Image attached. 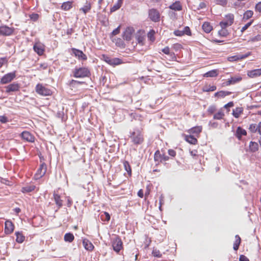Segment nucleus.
Here are the masks:
<instances>
[{
	"label": "nucleus",
	"mask_w": 261,
	"mask_h": 261,
	"mask_svg": "<svg viewBox=\"0 0 261 261\" xmlns=\"http://www.w3.org/2000/svg\"><path fill=\"white\" fill-rule=\"evenodd\" d=\"M253 15V12L252 10L246 11L243 15V19L248 20L251 18Z\"/></svg>",
	"instance_id": "79ce46f5"
},
{
	"label": "nucleus",
	"mask_w": 261,
	"mask_h": 261,
	"mask_svg": "<svg viewBox=\"0 0 261 261\" xmlns=\"http://www.w3.org/2000/svg\"><path fill=\"white\" fill-rule=\"evenodd\" d=\"M121 0H119L116 4H115L111 8V12H114L117 10H118L121 6L122 5Z\"/></svg>",
	"instance_id": "37998d69"
},
{
	"label": "nucleus",
	"mask_w": 261,
	"mask_h": 261,
	"mask_svg": "<svg viewBox=\"0 0 261 261\" xmlns=\"http://www.w3.org/2000/svg\"><path fill=\"white\" fill-rule=\"evenodd\" d=\"M218 71L217 69H213L203 74V76L205 77H216L218 75Z\"/></svg>",
	"instance_id": "473e14b6"
},
{
	"label": "nucleus",
	"mask_w": 261,
	"mask_h": 261,
	"mask_svg": "<svg viewBox=\"0 0 261 261\" xmlns=\"http://www.w3.org/2000/svg\"><path fill=\"white\" fill-rule=\"evenodd\" d=\"M84 248L88 251H92L94 249V246L87 239H84L82 241Z\"/></svg>",
	"instance_id": "412c9836"
},
{
	"label": "nucleus",
	"mask_w": 261,
	"mask_h": 261,
	"mask_svg": "<svg viewBox=\"0 0 261 261\" xmlns=\"http://www.w3.org/2000/svg\"><path fill=\"white\" fill-rule=\"evenodd\" d=\"M47 171V165L44 162H42L39 165L34 175V179L36 180L42 178L46 173Z\"/></svg>",
	"instance_id": "20e7f679"
},
{
	"label": "nucleus",
	"mask_w": 261,
	"mask_h": 261,
	"mask_svg": "<svg viewBox=\"0 0 261 261\" xmlns=\"http://www.w3.org/2000/svg\"><path fill=\"white\" fill-rule=\"evenodd\" d=\"M255 10L256 11L260 12H261V2H258L256 4L255 7Z\"/></svg>",
	"instance_id": "69168bd1"
},
{
	"label": "nucleus",
	"mask_w": 261,
	"mask_h": 261,
	"mask_svg": "<svg viewBox=\"0 0 261 261\" xmlns=\"http://www.w3.org/2000/svg\"><path fill=\"white\" fill-rule=\"evenodd\" d=\"M134 31H135L132 27L126 28L123 33V38L127 41L130 40Z\"/></svg>",
	"instance_id": "f3484780"
},
{
	"label": "nucleus",
	"mask_w": 261,
	"mask_h": 261,
	"mask_svg": "<svg viewBox=\"0 0 261 261\" xmlns=\"http://www.w3.org/2000/svg\"><path fill=\"white\" fill-rule=\"evenodd\" d=\"M173 34H174V35H175L176 36H182L184 35V33H182V31H180V30H175L173 32Z\"/></svg>",
	"instance_id": "0e129e2a"
},
{
	"label": "nucleus",
	"mask_w": 261,
	"mask_h": 261,
	"mask_svg": "<svg viewBox=\"0 0 261 261\" xmlns=\"http://www.w3.org/2000/svg\"><path fill=\"white\" fill-rule=\"evenodd\" d=\"M231 94V92L220 91L215 93V96L218 97H224L226 96L229 95Z\"/></svg>",
	"instance_id": "72a5a7b5"
},
{
	"label": "nucleus",
	"mask_w": 261,
	"mask_h": 261,
	"mask_svg": "<svg viewBox=\"0 0 261 261\" xmlns=\"http://www.w3.org/2000/svg\"><path fill=\"white\" fill-rule=\"evenodd\" d=\"M224 116L225 114L223 112V110L220 109L218 111V112H217L214 115L213 118L214 119L216 120H221L224 118Z\"/></svg>",
	"instance_id": "2f4dec72"
},
{
	"label": "nucleus",
	"mask_w": 261,
	"mask_h": 261,
	"mask_svg": "<svg viewBox=\"0 0 261 261\" xmlns=\"http://www.w3.org/2000/svg\"><path fill=\"white\" fill-rule=\"evenodd\" d=\"M217 87L216 86L213 85H205L202 88V91L203 92H210L214 91L216 90Z\"/></svg>",
	"instance_id": "58836bf2"
},
{
	"label": "nucleus",
	"mask_w": 261,
	"mask_h": 261,
	"mask_svg": "<svg viewBox=\"0 0 261 261\" xmlns=\"http://www.w3.org/2000/svg\"><path fill=\"white\" fill-rule=\"evenodd\" d=\"M169 8L171 10L179 11L182 9V5L180 1H176L169 6Z\"/></svg>",
	"instance_id": "393cba45"
},
{
	"label": "nucleus",
	"mask_w": 261,
	"mask_h": 261,
	"mask_svg": "<svg viewBox=\"0 0 261 261\" xmlns=\"http://www.w3.org/2000/svg\"><path fill=\"white\" fill-rule=\"evenodd\" d=\"M247 132L245 129L240 126L238 127L236 132V137L240 140L243 136H246Z\"/></svg>",
	"instance_id": "5701e85b"
},
{
	"label": "nucleus",
	"mask_w": 261,
	"mask_h": 261,
	"mask_svg": "<svg viewBox=\"0 0 261 261\" xmlns=\"http://www.w3.org/2000/svg\"><path fill=\"white\" fill-rule=\"evenodd\" d=\"M14 30L13 27H9L6 25L0 26V36H10L13 34Z\"/></svg>",
	"instance_id": "1a4fd4ad"
},
{
	"label": "nucleus",
	"mask_w": 261,
	"mask_h": 261,
	"mask_svg": "<svg viewBox=\"0 0 261 261\" xmlns=\"http://www.w3.org/2000/svg\"><path fill=\"white\" fill-rule=\"evenodd\" d=\"M169 160L168 156L165 153L162 154L159 150H156L154 154V160L155 162L163 163Z\"/></svg>",
	"instance_id": "6e6552de"
},
{
	"label": "nucleus",
	"mask_w": 261,
	"mask_h": 261,
	"mask_svg": "<svg viewBox=\"0 0 261 261\" xmlns=\"http://www.w3.org/2000/svg\"><path fill=\"white\" fill-rule=\"evenodd\" d=\"M20 88V84L17 83H13L5 87L6 92L9 93L11 92L19 91Z\"/></svg>",
	"instance_id": "4468645a"
},
{
	"label": "nucleus",
	"mask_w": 261,
	"mask_h": 261,
	"mask_svg": "<svg viewBox=\"0 0 261 261\" xmlns=\"http://www.w3.org/2000/svg\"><path fill=\"white\" fill-rule=\"evenodd\" d=\"M33 49L39 56H42L45 51V45L40 42H37L34 44Z\"/></svg>",
	"instance_id": "f8f14e48"
},
{
	"label": "nucleus",
	"mask_w": 261,
	"mask_h": 261,
	"mask_svg": "<svg viewBox=\"0 0 261 261\" xmlns=\"http://www.w3.org/2000/svg\"><path fill=\"white\" fill-rule=\"evenodd\" d=\"M243 113V108L242 107H237L233 110L232 115L235 118H239Z\"/></svg>",
	"instance_id": "c85d7f7f"
},
{
	"label": "nucleus",
	"mask_w": 261,
	"mask_h": 261,
	"mask_svg": "<svg viewBox=\"0 0 261 261\" xmlns=\"http://www.w3.org/2000/svg\"><path fill=\"white\" fill-rule=\"evenodd\" d=\"M73 3V1L64 2L61 6V9L64 11H69L72 8Z\"/></svg>",
	"instance_id": "a878e982"
},
{
	"label": "nucleus",
	"mask_w": 261,
	"mask_h": 261,
	"mask_svg": "<svg viewBox=\"0 0 261 261\" xmlns=\"http://www.w3.org/2000/svg\"><path fill=\"white\" fill-rule=\"evenodd\" d=\"M248 129L252 133H256L261 136V122L250 124Z\"/></svg>",
	"instance_id": "ddd939ff"
},
{
	"label": "nucleus",
	"mask_w": 261,
	"mask_h": 261,
	"mask_svg": "<svg viewBox=\"0 0 261 261\" xmlns=\"http://www.w3.org/2000/svg\"><path fill=\"white\" fill-rule=\"evenodd\" d=\"M253 22V20H251L249 22L246 23L244 27H242V28L241 29V31L242 32H244L245 30H246L252 24Z\"/></svg>",
	"instance_id": "8fccbe9b"
},
{
	"label": "nucleus",
	"mask_w": 261,
	"mask_h": 261,
	"mask_svg": "<svg viewBox=\"0 0 261 261\" xmlns=\"http://www.w3.org/2000/svg\"><path fill=\"white\" fill-rule=\"evenodd\" d=\"M202 29L206 33H209L213 30V27L208 22H204L202 26Z\"/></svg>",
	"instance_id": "c756f323"
},
{
	"label": "nucleus",
	"mask_w": 261,
	"mask_h": 261,
	"mask_svg": "<svg viewBox=\"0 0 261 261\" xmlns=\"http://www.w3.org/2000/svg\"><path fill=\"white\" fill-rule=\"evenodd\" d=\"M162 51L165 54L168 55L169 54H170V53H171L170 50V48L168 46H166V47H164L163 49H162Z\"/></svg>",
	"instance_id": "e2e57ef3"
},
{
	"label": "nucleus",
	"mask_w": 261,
	"mask_h": 261,
	"mask_svg": "<svg viewBox=\"0 0 261 261\" xmlns=\"http://www.w3.org/2000/svg\"><path fill=\"white\" fill-rule=\"evenodd\" d=\"M14 229V225L10 220H7L5 223V232L6 234L11 233Z\"/></svg>",
	"instance_id": "6ab92c4d"
},
{
	"label": "nucleus",
	"mask_w": 261,
	"mask_h": 261,
	"mask_svg": "<svg viewBox=\"0 0 261 261\" xmlns=\"http://www.w3.org/2000/svg\"><path fill=\"white\" fill-rule=\"evenodd\" d=\"M73 75L76 78H84L89 77L91 72L87 67L75 68L73 71Z\"/></svg>",
	"instance_id": "f03ea898"
},
{
	"label": "nucleus",
	"mask_w": 261,
	"mask_h": 261,
	"mask_svg": "<svg viewBox=\"0 0 261 261\" xmlns=\"http://www.w3.org/2000/svg\"><path fill=\"white\" fill-rule=\"evenodd\" d=\"M172 48L175 51H178L182 48V46L180 44L177 43L173 44Z\"/></svg>",
	"instance_id": "3c124183"
},
{
	"label": "nucleus",
	"mask_w": 261,
	"mask_h": 261,
	"mask_svg": "<svg viewBox=\"0 0 261 261\" xmlns=\"http://www.w3.org/2000/svg\"><path fill=\"white\" fill-rule=\"evenodd\" d=\"M236 240L233 243V249L234 250H238L240 245L241 239L239 235L235 236Z\"/></svg>",
	"instance_id": "e433bc0d"
},
{
	"label": "nucleus",
	"mask_w": 261,
	"mask_h": 261,
	"mask_svg": "<svg viewBox=\"0 0 261 261\" xmlns=\"http://www.w3.org/2000/svg\"><path fill=\"white\" fill-rule=\"evenodd\" d=\"M102 59L106 63H107L108 64H109L110 65V63H111V62L112 58H111L110 57H109V56H108L107 55H102Z\"/></svg>",
	"instance_id": "13d9d810"
},
{
	"label": "nucleus",
	"mask_w": 261,
	"mask_h": 261,
	"mask_svg": "<svg viewBox=\"0 0 261 261\" xmlns=\"http://www.w3.org/2000/svg\"><path fill=\"white\" fill-rule=\"evenodd\" d=\"M53 197L58 208H60L63 205V200L61 199V196L59 194L54 193Z\"/></svg>",
	"instance_id": "b1692460"
},
{
	"label": "nucleus",
	"mask_w": 261,
	"mask_h": 261,
	"mask_svg": "<svg viewBox=\"0 0 261 261\" xmlns=\"http://www.w3.org/2000/svg\"><path fill=\"white\" fill-rule=\"evenodd\" d=\"M137 40L139 44H140L141 45H143L144 44V37L141 36H138L137 37Z\"/></svg>",
	"instance_id": "680f3d73"
},
{
	"label": "nucleus",
	"mask_w": 261,
	"mask_h": 261,
	"mask_svg": "<svg viewBox=\"0 0 261 261\" xmlns=\"http://www.w3.org/2000/svg\"><path fill=\"white\" fill-rule=\"evenodd\" d=\"M216 109V107L214 106H210L207 109V112L209 114L211 115L215 113Z\"/></svg>",
	"instance_id": "4d7b16f0"
},
{
	"label": "nucleus",
	"mask_w": 261,
	"mask_h": 261,
	"mask_svg": "<svg viewBox=\"0 0 261 261\" xmlns=\"http://www.w3.org/2000/svg\"><path fill=\"white\" fill-rule=\"evenodd\" d=\"M71 50L72 54L79 60L86 61L87 59V56L82 50L75 48H71Z\"/></svg>",
	"instance_id": "dca6fc26"
},
{
	"label": "nucleus",
	"mask_w": 261,
	"mask_h": 261,
	"mask_svg": "<svg viewBox=\"0 0 261 261\" xmlns=\"http://www.w3.org/2000/svg\"><path fill=\"white\" fill-rule=\"evenodd\" d=\"M186 141L192 145H196L198 143V140L196 137L192 135H184Z\"/></svg>",
	"instance_id": "aec40b11"
},
{
	"label": "nucleus",
	"mask_w": 261,
	"mask_h": 261,
	"mask_svg": "<svg viewBox=\"0 0 261 261\" xmlns=\"http://www.w3.org/2000/svg\"><path fill=\"white\" fill-rule=\"evenodd\" d=\"M182 33H184V35L185 34L187 35L188 36L191 35V30L189 27H185L184 30L182 31Z\"/></svg>",
	"instance_id": "603ef678"
},
{
	"label": "nucleus",
	"mask_w": 261,
	"mask_h": 261,
	"mask_svg": "<svg viewBox=\"0 0 261 261\" xmlns=\"http://www.w3.org/2000/svg\"><path fill=\"white\" fill-rule=\"evenodd\" d=\"M258 150V143L255 142L251 141L249 144V151L251 152H255Z\"/></svg>",
	"instance_id": "bb28decb"
},
{
	"label": "nucleus",
	"mask_w": 261,
	"mask_h": 261,
	"mask_svg": "<svg viewBox=\"0 0 261 261\" xmlns=\"http://www.w3.org/2000/svg\"><path fill=\"white\" fill-rule=\"evenodd\" d=\"M149 17L154 22H159L160 20V14L158 10L155 9H151L148 12Z\"/></svg>",
	"instance_id": "9b49d317"
},
{
	"label": "nucleus",
	"mask_w": 261,
	"mask_h": 261,
	"mask_svg": "<svg viewBox=\"0 0 261 261\" xmlns=\"http://www.w3.org/2000/svg\"><path fill=\"white\" fill-rule=\"evenodd\" d=\"M21 137L22 139L28 142H33L35 140L34 136L28 131L22 132L21 134Z\"/></svg>",
	"instance_id": "a211bd4d"
},
{
	"label": "nucleus",
	"mask_w": 261,
	"mask_h": 261,
	"mask_svg": "<svg viewBox=\"0 0 261 261\" xmlns=\"http://www.w3.org/2000/svg\"><path fill=\"white\" fill-rule=\"evenodd\" d=\"M202 130V126H196L193 127L188 130L187 132L190 135H193L197 138L199 137L200 134L201 133Z\"/></svg>",
	"instance_id": "2eb2a0df"
},
{
	"label": "nucleus",
	"mask_w": 261,
	"mask_h": 261,
	"mask_svg": "<svg viewBox=\"0 0 261 261\" xmlns=\"http://www.w3.org/2000/svg\"><path fill=\"white\" fill-rule=\"evenodd\" d=\"M112 247L113 250L117 253H119L123 248V243L119 237L117 236L113 239L112 242Z\"/></svg>",
	"instance_id": "39448f33"
},
{
	"label": "nucleus",
	"mask_w": 261,
	"mask_h": 261,
	"mask_svg": "<svg viewBox=\"0 0 261 261\" xmlns=\"http://www.w3.org/2000/svg\"><path fill=\"white\" fill-rule=\"evenodd\" d=\"M168 154L172 157H175L176 156V151L172 149L168 150Z\"/></svg>",
	"instance_id": "338daca9"
},
{
	"label": "nucleus",
	"mask_w": 261,
	"mask_h": 261,
	"mask_svg": "<svg viewBox=\"0 0 261 261\" xmlns=\"http://www.w3.org/2000/svg\"><path fill=\"white\" fill-rule=\"evenodd\" d=\"M30 18L34 21H37L39 18V15L36 13H32L30 15Z\"/></svg>",
	"instance_id": "864d4df0"
},
{
	"label": "nucleus",
	"mask_w": 261,
	"mask_h": 261,
	"mask_svg": "<svg viewBox=\"0 0 261 261\" xmlns=\"http://www.w3.org/2000/svg\"><path fill=\"white\" fill-rule=\"evenodd\" d=\"M234 21V15L232 14H228L225 15L224 19L220 22L221 28H226L231 25Z\"/></svg>",
	"instance_id": "423d86ee"
},
{
	"label": "nucleus",
	"mask_w": 261,
	"mask_h": 261,
	"mask_svg": "<svg viewBox=\"0 0 261 261\" xmlns=\"http://www.w3.org/2000/svg\"><path fill=\"white\" fill-rule=\"evenodd\" d=\"M9 121L8 118L5 115L0 116V122L2 123H6Z\"/></svg>",
	"instance_id": "5fc2aeb1"
},
{
	"label": "nucleus",
	"mask_w": 261,
	"mask_h": 261,
	"mask_svg": "<svg viewBox=\"0 0 261 261\" xmlns=\"http://www.w3.org/2000/svg\"><path fill=\"white\" fill-rule=\"evenodd\" d=\"M125 170L127 171L129 176L132 175V169L128 161H125L123 163Z\"/></svg>",
	"instance_id": "4c0bfd02"
},
{
	"label": "nucleus",
	"mask_w": 261,
	"mask_h": 261,
	"mask_svg": "<svg viewBox=\"0 0 261 261\" xmlns=\"http://www.w3.org/2000/svg\"><path fill=\"white\" fill-rule=\"evenodd\" d=\"M129 137L132 142L135 145L142 144L144 141L143 134L139 129L130 133Z\"/></svg>",
	"instance_id": "f257e3e1"
},
{
	"label": "nucleus",
	"mask_w": 261,
	"mask_h": 261,
	"mask_svg": "<svg viewBox=\"0 0 261 261\" xmlns=\"http://www.w3.org/2000/svg\"><path fill=\"white\" fill-rule=\"evenodd\" d=\"M123 63L121 59L118 58H112L111 62L110 63V65L111 66L119 65Z\"/></svg>",
	"instance_id": "c9c22d12"
},
{
	"label": "nucleus",
	"mask_w": 261,
	"mask_h": 261,
	"mask_svg": "<svg viewBox=\"0 0 261 261\" xmlns=\"http://www.w3.org/2000/svg\"><path fill=\"white\" fill-rule=\"evenodd\" d=\"M120 26H118L116 29H115L111 33V37L114 36L120 33Z\"/></svg>",
	"instance_id": "6e6d98bb"
},
{
	"label": "nucleus",
	"mask_w": 261,
	"mask_h": 261,
	"mask_svg": "<svg viewBox=\"0 0 261 261\" xmlns=\"http://www.w3.org/2000/svg\"><path fill=\"white\" fill-rule=\"evenodd\" d=\"M115 44L116 46L121 48H124L125 46L123 41L120 38H118L116 39Z\"/></svg>",
	"instance_id": "a18cd8bd"
},
{
	"label": "nucleus",
	"mask_w": 261,
	"mask_h": 261,
	"mask_svg": "<svg viewBox=\"0 0 261 261\" xmlns=\"http://www.w3.org/2000/svg\"><path fill=\"white\" fill-rule=\"evenodd\" d=\"M247 75L250 78H255L261 75L260 68L247 71Z\"/></svg>",
	"instance_id": "4be33fe9"
},
{
	"label": "nucleus",
	"mask_w": 261,
	"mask_h": 261,
	"mask_svg": "<svg viewBox=\"0 0 261 261\" xmlns=\"http://www.w3.org/2000/svg\"><path fill=\"white\" fill-rule=\"evenodd\" d=\"M258 41H261V33H259L255 36L250 38L248 40L249 42L251 43Z\"/></svg>",
	"instance_id": "a19ab883"
},
{
	"label": "nucleus",
	"mask_w": 261,
	"mask_h": 261,
	"mask_svg": "<svg viewBox=\"0 0 261 261\" xmlns=\"http://www.w3.org/2000/svg\"><path fill=\"white\" fill-rule=\"evenodd\" d=\"M242 79L243 78L240 75H237L234 76H232L230 79H228L226 82L223 83L222 86L225 87L236 84L240 82Z\"/></svg>",
	"instance_id": "0eeeda50"
},
{
	"label": "nucleus",
	"mask_w": 261,
	"mask_h": 261,
	"mask_svg": "<svg viewBox=\"0 0 261 261\" xmlns=\"http://www.w3.org/2000/svg\"><path fill=\"white\" fill-rule=\"evenodd\" d=\"M16 77L15 72H10L5 74L0 80L1 84H6L10 83Z\"/></svg>",
	"instance_id": "9d476101"
},
{
	"label": "nucleus",
	"mask_w": 261,
	"mask_h": 261,
	"mask_svg": "<svg viewBox=\"0 0 261 261\" xmlns=\"http://www.w3.org/2000/svg\"><path fill=\"white\" fill-rule=\"evenodd\" d=\"M35 91L38 94L43 96H50L52 94V91L50 89L40 83L36 85Z\"/></svg>",
	"instance_id": "7ed1b4c3"
},
{
	"label": "nucleus",
	"mask_w": 261,
	"mask_h": 261,
	"mask_svg": "<svg viewBox=\"0 0 261 261\" xmlns=\"http://www.w3.org/2000/svg\"><path fill=\"white\" fill-rule=\"evenodd\" d=\"M64 239L65 242L71 243L74 240V237L72 233H66L64 235Z\"/></svg>",
	"instance_id": "f704fd0d"
},
{
	"label": "nucleus",
	"mask_w": 261,
	"mask_h": 261,
	"mask_svg": "<svg viewBox=\"0 0 261 261\" xmlns=\"http://www.w3.org/2000/svg\"><path fill=\"white\" fill-rule=\"evenodd\" d=\"M36 186L34 185H27L21 188V191L22 193H29L35 190Z\"/></svg>",
	"instance_id": "7c9ffc66"
},
{
	"label": "nucleus",
	"mask_w": 261,
	"mask_h": 261,
	"mask_svg": "<svg viewBox=\"0 0 261 261\" xmlns=\"http://www.w3.org/2000/svg\"><path fill=\"white\" fill-rule=\"evenodd\" d=\"M240 261H249V259L244 255H240L239 257Z\"/></svg>",
	"instance_id": "774afa93"
},
{
	"label": "nucleus",
	"mask_w": 261,
	"mask_h": 261,
	"mask_svg": "<svg viewBox=\"0 0 261 261\" xmlns=\"http://www.w3.org/2000/svg\"><path fill=\"white\" fill-rule=\"evenodd\" d=\"M155 34V32L154 30H150L149 33H148V37L149 38V39L151 41H154L155 38L154 37Z\"/></svg>",
	"instance_id": "09e8293b"
},
{
	"label": "nucleus",
	"mask_w": 261,
	"mask_h": 261,
	"mask_svg": "<svg viewBox=\"0 0 261 261\" xmlns=\"http://www.w3.org/2000/svg\"><path fill=\"white\" fill-rule=\"evenodd\" d=\"M244 57L240 58L237 56H231V57H228V61H229L230 62H232V61H237V60H239L240 59H242Z\"/></svg>",
	"instance_id": "052dcab7"
},
{
	"label": "nucleus",
	"mask_w": 261,
	"mask_h": 261,
	"mask_svg": "<svg viewBox=\"0 0 261 261\" xmlns=\"http://www.w3.org/2000/svg\"><path fill=\"white\" fill-rule=\"evenodd\" d=\"M15 235L16 237V241L18 243H22L25 240V236L23 235L22 231H16L15 232Z\"/></svg>",
	"instance_id": "cd10ccee"
},
{
	"label": "nucleus",
	"mask_w": 261,
	"mask_h": 261,
	"mask_svg": "<svg viewBox=\"0 0 261 261\" xmlns=\"http://www.w3.org/2000/svg\"><path fill=\"white\" fill-rule=\"evenodd\" d=\"M100 218L102 221H109L111 217L108 212H105L103 214L101 215Z\"/></svg>",
	"instance_id": "c03bdc74"
},
{
	"label": "nucleus",
	"mask_w": 261,
	"mask_h": 261,
	"mask_svg": "<svg viewBox=\"0 0 261 261\" xmlns=\"http://www.w3.org/2000/svg\"><path fill=\"white\" fill-rule=\"evenodd\" d=\"M217 4L225 6L227 3V0H215Z\"/></svg>",
	"instance_id": "bf43d9fd"
},
{
	"label": "nucleus",
	"mask_w": 261,
	"mask_h": 261,
	"mask_svg": "<svg viewBox=\"0 0 261 261\" xmlns=\"http://www.w3.org/2000/svg\"><path fill=\"white\" fill-rule=\"evenodd\" d=\"M91 9V5L90 3H86V5L80 9V11H82L85 14L89 12Z\"/></svg>",
	"instance_id": "ea45409f"
},
{
	"label": "nucleus",
	"mask_w": 261,
	"mask_h": 261,
	"mask_svg": "<svg viewBox=\"0 0 261 261\" xmlns=\"http://www.w3.org/2000/svg\"><path fill=\"white\" fill-rule=\"evenodd\" d=\"M226 28H222L221 30L219 31V34L222 37H226L228 35V33Z\"/></svg>",
	"instance_id": "de8ad7c7"
},
{
	"label": "nucleus",
	"mask_w": 261,
	"mask_h": 261,
	"mask_svg": "<svg viewBox=\"0 0 261 261\" xmlns=\"http://www.w3.org/2000/svg\"><path fill=\"white\" fill-rule=\"evenodd\" d=\"M152 254L153 256L156 257H161L162 254L160 250L157 249H153L152 252Z\"/></svg>",
	"instance_id": "49530a36"
}]
</instances>
